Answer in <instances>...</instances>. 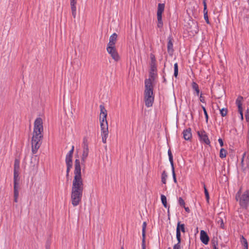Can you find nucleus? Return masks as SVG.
I'll list each match as a JSON object with an SVG mask.
<instances>
[{
  "label": "nucleus",
  "instance_id": "obj_1",
  "mask_svg": "<svg viewBox=\"0 0 249 249\" xmlns=\"http://www.w3.org/2000/svg\"><path fill=\"white\" fill-rule=\"evenodd\" d=\"M74 174V177L71 187V200L73 206L75 207L78 205L81 201L84 189V183L81 177V164L79 159H76L75 160Z\"/></svg>",
  "mask_w": 249,
  "mask_h": 249
},
{
  "label": "nucleus",
  "instance_id": "obj_2",
  "mask_svg": "<svg viewBox=\"0 0 249 249\" xmlns=\"http://www.w3.org/2000/svg\"><path fill=\"white\" fill-rule=\"evenodd\" d=\"M43 122L41 118H37L34 122L33 136L32 140V152L33 154L37 153L41 144V139L43 138Z\"/></svg>",
  "mask_w": 249,
  "mask_h": 249
},
{
  "label": "nucleus",
  "instance_id": "obj_3",
  "mask_svg": "<svg viewBox=\"0 0 249 249\" xmlns=\"http://www.w3.org/2000/svg\"><path fill=\"white\" fill-rule=\"evenodd\" d=\"M83 152L81 157L82 164L84 165L86 160L89 155V148L88 146V142L86 138H84L82 143Z\"/></svg>",
  "mask_w": 249,
  "mask_h": 249
},
{
  "label": "nucleus",
  "instance_id": "obj_4",
  "mask_svg": "<svg viewBox=\"0 0 249 249\" xmlns=\"http://www.w3.org/2000/svg\"><path fill=\"white\" fill-rule=\"evenodd\" d=\"M249 203V190L246 191L241 196L239 204L241 207L247 209Z\"/></svg>",
  "mask_w": 249,
  "mask_h": 249
},
{
  "label": "nucleus",
  "instance_id": "obj_5",
  "mask_svg": "<svg viewBox=\"0 0 249 249\" xmlns=\"http://www.w3.org/2000/svg\"><path fill=\"white\" fill-rule=\"evenodd\" d=\"M144 97L145 106L147 107H152L154 100L153 93H144Z\"/></svg>",
  "mask_w": 249,
  "mask_h": 249
},
{
  "label": "nucleus",
  "instance_id": "obj_6",
  "mask_svg": "<svg viewBox=\"0 0 249 249\" xmlns=\"http://www.w3.org/2000/svg\"><path fill=\"white\" fill-rule=\"evenodd\" d=\"M107 53L115 61L119 60V56L115 47L107 46Z\"/></svg>",
  "mask_w": 249,
  "mask_h": 249
},
{
  "label": "nucleus",
  "instance_id": "obj_7",
  "mask_svg": "<svg viewBox=\"0 0 249 249\" xmlns=\"http://www.w3.org/2000/svg\"><path fill=\"white\" fill-rule=\"evenodd\" d=\"M152 80L150 78L146 79L145 80V90L144 93H153V86Z\"/></svg>",
  "mask_w": 249,
  "mask_h": 249
},
{
  "label": "nucleus",
  "instance_id": "obj_8",
  "mask_svg": "<svg viewBox=\"0 0 249 249\" xmlns=\"http://www.w3.org/2000/svg\"><path fill=\"white\" fill-rule=\"evenodd\" d=\"M198 136L200 139V141L207 145H210V141L209 139L208 136L204 130L197 132Z\"/></svg>",
  "mask_w": 249,
  "mask_h": 249
},
{
  "label": "nucleus",
  "instance_id": "obj_9",
  "mask_svg": "<svg viewBox=\"0 0 249 249\" xmlns=\"http://www.w3.org/2000/svg\"><path fill=\"white\" fill-rule=\"evenodd\" d=\"M100 122L101 134L108 133V124L107 118L106 119H100Z\"/></svg>",
  "mask_w": 249,
  "mask_h": 249
},
{
  "label": "nucleus",
  "instance_id": "obj_10",
  "mask_svg": "<svg viewBox=\"0 0 249 249\" xmlns=\"http://www.w3.org/2000/svg\"><path fill=\"white\" fill-rule=\"evenodd\" d=\"M200 239L201 241L205 245H207L209 241V237L204 231L201 230L200 231Z\"/></svg>",
  "mask_w": 249,
  "mask_h": 249
},
{
  "label": "nucleus",
  "instance_id": "obj_11",
  "mask_svg": "<svg viewBox=\"0 0 249 249\" xmlns=\"http://www.w3.org/2000/svg\"><path fill=\"white\" fill-rule=\"evenodd\" d=\"M19 161L16 159L14 162V177H19Z\"/></svg>",
  "mask_w": 249,
  "mask_h": 249
},
{
  "label": "nucleus",
  "instance_id": "obj_12",
  "mask_svg": "<svg viewBox=\"0 0 249 249\" xmlns=\"http://www.w3.org/2000/svg\"><path fill=\"white\" fill-rule=\"evenodd\" d=\"M150 59H151V63H150V70L151 71H157V66L156 63V58L155 55L151 53L150 54Z\"/></svg>",
  "mask_w": 249,
  "mask_h": 249
},
{
  "label": "nucleus",
  "instance_id": "obj_13",
  "mask_svg": "<svg viewBox=\"0 0 249 249\" xmlns=\"http://www.w3.org/2000/svg\"><path fill=\"white\" fill-rule=\"evenodd\" d=\"M117 38V35L116 33L113 34L109 37V41L107 44V46L115 47Z\"/></svg>",
  "mask_w": 249,
  "mask_h": 249
},
{
  "label": "nucleus",
  "instance_id": "obj_14",
  "mask_svg": "<svg viewBox=\"0 0 249 249\" xmlns=\"http://www.w3.org/2000/svg\"><path fill=\"white\" fill-rule=\"evenodd\" d=\"M183 138L185 140H190L192 137L191 133V129L188 128L185 130H184L183 132Z\"/></svg>",
  "mask_w": 249,
  "mask_h": 249
},
{
  "label": "nucleus",
  "instance_id": "obj_15",
  "mask_svg": "<svg viewBox=\"0 0 249 249\" xmlns=\"http://www.w3.org/2000/svg\"><path fill=\"white\" fill-rule=\"evenodd\" d=\"M168 41L167 43V51L170 55H172L174 52L172 39L170 37H168Z\"/></svg>",
  "mask_w": 249,
  "mask_h": 249
},
{
  "label": "nucleus",
  "instance_id": "obj_16",
  "mask_svg": "<svg viewBox=\"0 0 249 249\" xmlns=\"http://www.w3.org/2000/svg\"><path fill=\"white\" fill-rule=\"evenodd\" d=\"M100 109V119H106L107 116V111L103 105H100L99 106Z\"/></svg>",
  "mask_w": 249,
  "mask_h": 249
},
{
  "label": "nucleus",
  "instance_id": "obj_17",
  "mask_svg": "<svg viewBox=\"0 0 249 249\" xmlns=\"http://www.w3.org/2000/svg\"><path fill=\"white\" fill-rule=\"evenodd\" d=\"M176 230H179L180 232L185 233L186 232V230L184 224H181L180 221H178Z\"/></svg>",
  "mask_w": 249,
  "mask_h": 249
},
{
  "label": "nucleus",
  "instance_id": "obj_18",
  "mask_svg": "<svg viewBox=\"0 0 249 249\" xmlns=\"http://www.w3.org/2000/svg\"><path fill=\"white\" fill-rule=\"evenodd\" d=\"M243 99V97L239 96L236 100V104L238 107V110L243 109L242 108V100Z\"/></svg>",
  "mask_w": 249,
  "mask_h": 249
},
{
  "label": "nucleus",
  "instance_id": "obj_19",
  "mask_svg": "<svg viewBox=\"0 0 249 249\" xmlns=\"http://www.w3.org/2000/svg\"><path fill=\"white\" fill-rule=\"evenodd\" d=\"M192 88L195 90V94L197 96H199L200 90L199 89L198 85L195 82H193L192 84Z\"/></svg>",
  "mask_w": 249,
  "mask_h": 249
},
{
  "label": "nucleus",
  "instance_id": "obj_20",
  "mask_svg": "<svg viewBox=\"0 0 249 249\" xmlns=\"http://www.w3.org/2000/svg\"><path fill=\"white\" fill-rule=\"evenodd\" d=\"M157 20L158 23L157 26L158 28H161L163 26V22L162 20V14H157Z\"/></svg>",
  "mask_w": 249,
  "mask_h": 249
},
{
  "label": "nucleus",
  "instance_id": "obj_21",
  "mask_svg": "<svg viewBox=\"0 0 249 249\" xmlns=\"http://www.w3.org/2000/svg\"><path fill=\"white\" fill-rule=\"evenodd\" d=\"M165 5L164 3H159L158 6L157 14H162L164 10Z\"/></svg>",
  "mask_w": 249,
  "mask_h": 249
},
{
  "label": "nucleus",
  "instance_id": "obj_22",
  "mask_svg": "<svg viewBox=\"0 0 249 249\" xmlns=\"http://www.w3.org/2000/svg\"><path fill=\"white\" fill-rule=\"evenodd\" d=\"M19 181V177H14V189L18 190V182Z\"/></svg>",
  "mask_w": 249,
  "mask_h": 249
},
{
  "label": "nucleus",
  "instance_id": "obj_23",
  "mask_svg": "<svg viewBox=\"0 0 249 249\" xmlns=\"http://www.w3.org/2000/svg\"><path fill=\"white\" fill-rule=\"evenodd\" d=\"M146 225H147L146 222H143L142 223V238H143V242H144V239L145 237V230H146Z\"/></svg>",
  "mask_w": 249,
  "mask_h": 249
},
{
  "label": "nucleus",
  "instance_id": "obj_24",
  "mask_svg": "<svg viewBox=\"0 0 249 249\" xmlns=\"http://www.w3.org/2000/svg\"><path fill=\"white\" fill-rule=\"evenodd\" d=\"M167 177V174L165 171H163L161 174V181L163 184L166 183Z\"/></svg>",
  "mask_w": 249,
  "mask_h": 249
},
{
  "label": "nucleus",
  "instance_id": "obj_25",
  "mask_svg": "<svg viewBox=\"0 0 249 249\" xmlns=\"http://www.w3.org/2000/svg\"><path fill=\"white\" fill-rule=\"evenodd\" d=\"M168 155L169 156V161L171 163V166H174L173 157L170 149L168 151Z\"/></svg>",
  "mask_w": 249,
  "mask_h": 249
},
{
  "label": "nucleus",
  "instance_id": "obj_26",
  "mask_svg": "<svg viewBox=\"0 0 249 249\" xmlns=\"http://www.w3.org/2000/svg\"><path fill=\"white\" fill-rule=\"evenodd\" d=\"M72 157L66 155L65 160L66 165H72Z\"/></svg>",
  "mask_w": 249,
  "mask_h": 249
},
{
  "label": "nucleus",
  "instance_id": "obj_27",
  "mask_svg": "<svg viewBox=\"0 0 249 249\" xmlns=\"http://www.w3.org/2000/svg\"><path fill=\"white\" fill-rule=\"evenodd\" d=\"M227 153V151L225 149L221 148L220 151L219 157L221 159H223L226 157Z\"/></svg>",
  "mask_w": 249,
  "mask_h": 249
},
{
  "label": "nucleus",
  "instance_id": "obj_28",
  "mask_svg": "<svg viewBox=\"0 0 249 249\" xmlns=\"http://www.w3.org/2000/svg\"><path fill=\"white\" fill-rule=\"evenodd\" d=\"M241 242L244 247V249H248V244L247 240L243 236H242L241 238Z\"/></svg>",
  "mask_w": 249,
  "mask_h": 249
},
{
  "label": "nucleus",
  "instance_id": "obj_29",
  "mask_svg": "<svg viewBox=\"0 0 249 249\" xmlns=\"http://www.w3.org/2000/svg\"><path fill=\"white\" fill-rule=\"evenodd\" d=\"M161 201L162 204H163L164 207L165 208H167V204L166 197L163 195H161Z\"/></svg>",
  "mask_w": 249,
  "mask_h": 249
},
{
  "label": "nucleus",
  "instance_id": "obj_30",
  "mask_svg": "<svg viewBox=\"0 0 249 249\" xmlns=\"http://www.w3.org/2000/svg\"><path fill=\"white\" fill-rule=\"evenodd\" d=\"M202 184H203V188L204 189V193H205V195L206 196V198L207 199V202H209V198H210L209 192H208L207 189H206L205 184L204 183H202Z\"/></svg>",
  "mask_w": 249,
  "mask_h": 249
},
{
  "label": "nucleus",
  "instance_id": "obj_31",
  "mask_svg": "<svg viewBox=\"0 0 249 249\" xmlns=\"http://www.w3.org/2000/svg\"><path fill=\"white\" fill-rule=\"evenodd\" d=\"M174 75L175 77H177L178 75V64L177 63H176L175 64H174Z\"/></svg>",
  "mask_w": 249,
  "mask_h": 249
},
{
  "label": "nucleus",
  "instance_id": "obj_32",
  "mask_svg": "<svg viewBox=\"0 0 249 249\" xmlns=\"http://www.w3.org/2000/svg\"><path fill=\"white\" fill-rule=\"evenodd\" d=\"M72 16L74 18H75L76 15V5L71 6Z\"/></svg>",
  "mask_w": 249,
  "mask_h": 249
},
{
  "label": "nucleus",
  "instance_id": "obj_33",
  "mask_svg": "<svg viewBox=\"0 0 249 249\" xmlns=\"http://www.w3.org/2000/svg\"><path fill=\"white\" fill-rule=\"evenodd\" d=\"M176 238L179 243H181V232L179 230H176Z\"/></svg>",
  "mask_w": 249,
  "mask_h": 249
},
{
  "label": "nucleus",
  "instance_id": "obj_34",
  "mask_svg": "<svg viewBox=\"0 0 249 249\" xmlns=\"http://www.w3.org/2000/svg\"><path fill=\"white\" fill-rule=\"evenodd\" d=\"M108 133L101 134L102 142L104 143H106L107 139L108 137Z\"/></svg>",
  "mask_w": 249,
  "mask_h": 249
},
{
  "label": "nucleus",
  "instance_id": "obj_35",
  "mask_svg": "<svg viewBox=\"0 0 249 249\" xmlns=\"http://www.w3.org/2000/svg\"><path fill=\"white\" fill-rule=\"evenodd\" d=\"M220 113L222 117L226 116L227 114V109L223 108L221 109H220Z\"/></svg>",
  "mask_w": 249,
  "mask_h": 249
},
{
  "label": "nucleus",
  "instance_id": "obj_36",
  "mask_svg": "<svg viewBox=\"0 0 249 249\" xmlns=\"http://www.w3.org/2000/svg\"><path fill=\"white\" fill-rule=\"evenodd\" d=\"M204 13V18L207 24H210L209 18L208 16V11H203Z\"/></svg>",
  "mask_w": 249,
  "mask_h": 249
},
{
  "label": "nucleus",
  "instance_id": "obj_37",
  "mask_svg": "<svg viewBox=\"0 0 249 249\" xmlns=\"http://www.w3.org/2000/svg\"><path fill=\"white\" fill-rule=\"evenodd\" d=\"M171 167H172V175H173V178L174 182L175 183H177V178H176V174H175V172L174 166H171Z\"/></svg>",
  "mask_w": 249,
  "mask_h": 249
},
{
  "label": "nucleus",
  "instance_id": "obj_38",
  "mask_svg": "<svg viewBox=\"0 0 249 249\" xmlns=\"http://www.w3.org/2000/svg\"><path fill=\"white\" fill-rule=\"evenodd\" d=\"M178 202L179 204L181 206H182V207H184L185 206V203L184 200L181 197H179L178 198Z\"/></svg>",
  "mask_w": 249,
  "mask_h": 249
},
{
  "label": "nucleus",
  "instance_id": "obj_39",
  "mask_svg": "<svg viewBox=\"0 0 249 249\" xmlns=\"http://www.w3.org/2000/svg\"><path fill=\"white\" fill-rule=\"evenodd\" d=\"M217 223L220 224V227L222 229H224V225L223 223V219L222 218H219V220H217Z\"/></svg>",
  "mask_w": 249,
  "mask_h": 249
},
{
  "label": "nucleus",
  "instance_id": "obj_40",
  "mask_svg": "<svg viewBox=\"0 0 249 249\" xmlns=\"http://www.w3.org/2000/svg\"><path fill=\"white\" fill-rule=\"evenodd\" d=\"M173 249H181L180 243L178 241V243L174 246Z\"/></svg>",
  "mask_w": 249,
  "mask_h": 249
},
{
  "label": "nucleus",
  "instance_id": "obj_41",
  "mask_svg": "<svg viewBox=\"0 0 249 249\" xmlns=\"http://www.w3.org/2000/svg\"><path fill=\"white\" fill-rule=\"evenodd\" d=\"M74 148V146L73 145L72 146L71 150L68 152V153L67 155L72 157Z\"/></svg>",
  "mask_w": 249,
  "mask_h": 249
},
{
  "label": "nucleus",
  "instance_id": "obj_42",
  "mask_svg": "<svg viewBox=\"0 0 249 249\" xmlns=\"http://www.w3.org/2000/svg\"><path fill=\"white\" fill-rule=\"evenodd\" d=\"M67 165V171L66 173H68V174H69L70 171L71 169L72 168V165Z\"/></svg>",
  "mask_w": 249,
  "mask_h": 249
},
{
  "label": "nucleus",
  "instance_id": "obj_43",
  "mask_svg": "<svg viewBox=\"0 0 249 249\" xmlns=\"http://www.w3.org/2000/svg\"><path fill=\"white\" fill-rule=\"evenodd\" d=\"M155 71H151L150 70V79H151L152 80H154V72Z\"/></svg>",
  "mask_w": 249,
  "mask_h": 249
},
{
  "label": "nucleus",
  "instance_id": "obj_44",
  "mask_svg": "<svg viewBox=\"0 0 249 249\" xmlns=\"http://www.w3.org/2000/svg\"><path fill=\"white\" fill-rule=\"evenodd\" d=\"M203 4L204 6L203 11H208L207 9L206 0H203Z\"/></svg>",
  "mask_w": 249,
  "mask_h": 249
},
{
  "label": "nucleus",
  "instance_id": "obj_45",
  "mask_svg": "<svg viewBox=\"0 0 249 249\" xmlns=\"http://www.w3.org/2000/svg\"><path fill=\"white\" fill-rule=\"evenodd\" d=\"M199 100L202 103H205V97L202 96V94H200V95Z\"/></svg>",
  "mask_w": 249,
  "mask_h": 249
},
{
  "label": "nucleus",
  "instance_id": "obj_46",
  "mask_svg": "<svg viewBox=\"0 0 249 249\" xmlns=\"http://www.w3.org/2000/svg\"><path fill=\"white\" fill-rule=\"evenodd\" d=\"M238 112H239L240 113V118L241 119V120H243L244 119V117H243V109H241V110H238Z\"/></svg>",
  "mask_w": 249,
  "mask_h": 249
},
{
  "label": "nucleus",
  "instance_id": "obj_47",
  "mask_svg": "<svg viewBox=\"0 0 249 249\" xmlns=\"http://www.w3.org/2000/svg\"><path fill=\"white\" fill-rule=\"evenodd\" d=\"M71 6L76 5V0H70Z\"/></svg>",
  "mask_w": 249,
  "mask_h": 249
},
{
  "label": "nucleus",
  "instance_id": "obj_48",
  "mask_svg": "<svg viewBox=\"0 0 249 249\" xmlns=\"http://www.w3.org/2000/svg\"><path fill=\"white\" fill-rule=\"evenodd\" d=\"M18 196V190L14 189V196Z\"/></svg>",
  "mask_w": 249,
  "mask_h": 249
},
{
  "label": "nucleus",
  "instance_id": "obj_49",
  "mask_svg": "<svg viewBox=\"0 0 249 249\" xmlns=\"http://www.w3.org/2000/svg\"><path fill=\"white\" fill-rule=\"evenodd\" d=\"M218 141L220 144V145L221 146H223V145H224V143H223V140L221 138H219L218 140Z\"/></svg>",
  "mask_w": 249,
  "mask_h": 249
},
{
  "label": "nucleus",
  "instance_id": "obj_50",
  "mask_svg": "<svg viewBox=\"0 0 249 249\" xmlns=\"http://www.w3.org/2000/svg\"><path fill=\"white\" fill-rule=\"evenodd\" d=\"M204 115H205V117L206 118V121L207 122L208 120V115L207 112V111H205L204 112Z\"/></svg>",
  "mask_w": 249,
  "mask_h": 249
},
{
  "label": "nucleus",
  "instance_id": "obj_51",
  "mask_svg": "<svg viewBox=\"0 0 249 249\" xmlns=\"http://www.w3.org/2000/svg\"><path fill=\"white\" fill-rule=\"evenodd\" d=\"M142 249H146L145 246V241L143 242V240L142 241Z\"/></svg>",
  "mask_w": 249,
  "mask_h": 249
},
{
  "label": "nucleus",
  "instance_id": "obj_52",
  "mask_svg": "<svg viewBox=\"0 0 249 249\" xmlns=\"http://www.w3.org/2000/svg\"><path fill=\"white\" fill-rule=\"evenodd\" d=\"M18 196H14V201L16 202H18Z\"/></svg>",
  "mask_w": 249,
  "mask_h": 249
},
{
  "label": "nucleus",
  "instance_id": "obj_53",
  "mask_svg": "<svg viewBox=\"0 0 249 249\" xmlns=\"http://www.w3.org/2000/svg\"><path fill=\"white\" fill-rule=\"evenodd\" d=\"M184 207V209H185V210L187 212H189L190 211V209L188 207H185V206Z\"/></svg>",
  "mask_w": 249,
  "mask_h": 249
},
{
  "label": "nucleus",
  "instance_id": "obj_54",
  "mask_svg": "<svg viewBox=\"0 0 249 249\" xmlns=\"http://www.w3.org/2000/svg\"><path fill=\"white\" fill-rule=\"evenodd\" d=\"M201 107H202V109H203V110L204 112L205 111H206V108H205L203 106L201 105Z\"/></svg>",
  "mask_w": 249,
  "mask_h": 249
},
{
  "label": "nucleus",
  "instance_id": "obj_55",
  "mask_svg": "<svg viewBox=\"0 0 249 249\" xmlns=\"http://www.w3.org/2000/svg\"><path fill=\"white\" fill-rule=\"evenodd\" d=\"M213 249H218L216 247V245H214L213 246Z\"/></svg>",
  "mask_w": 249,
  "mask_h": 249
},
{
  "label": "nucleus",
  "instance_id": "obj_56",
  "mask_svg": "<svg viewBox=\"0 0 249 249\" xmlns=\"http://www.w3.org/2000/svg\"><path fill=\"white\" fill-rule=\"evenodd\" d=\"M69 174H68V173H66V177L67 178H69Z\"/></svg>",
  "mask_w": 249,
  "mask_h": 249
},
{
  "label": "nucleus",
  "instance_id": "obj_57",
  "mask_svg": "<svg viewBox=\"0 0 249 249\" xmlns=\"http://www.w3.org/2000/svg\"><path fill=\"white\" fill-rule=\"evenodd\" d=\"M163 79H164V81H166V79H165V77H164V76H163Z\"/></svg>",
  "mask_w": 249,
  "mask_h": 249
},
{
  "label": "nucleus",
  "instance_id": "obj_58",
  "mask_svg": "<svg viewBox=\"0 0 249 249\" xmlns=\"http://www.w3.org/2000/svg\"><path fill=\"white\" fill-rule=\"evenodd\" d=\"M121 249H124L123 248Z\"/></svg>",
  "mask_w": 249,
  "mask_h": 249
}]
</instances>
